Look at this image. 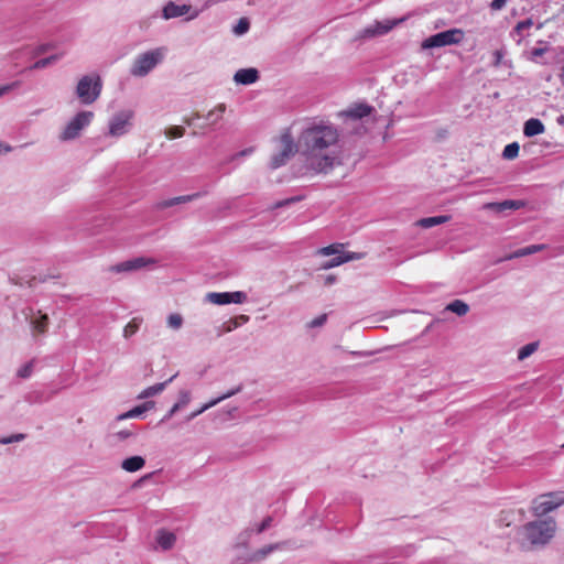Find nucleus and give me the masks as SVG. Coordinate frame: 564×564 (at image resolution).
<instances>
[{
  "label": "nucleus",
  "mask_w": 564,
  "mask_h": 564,
  "mask_svg": "<svg viewBox=\"0 0 564 564\" xmlns=\"http://www.w3.org/2000/svg\"><path fill=\"white\" fill-rule=\"evenodd\" d=\"M339 133L329 123H312L299 137L297 151L305 158L306 166L315 173L329 172L335 162L330 148L338 142Z\"/></svg>",
  "instance_id": "nucleus-1"
},
{
  "label": "nucleus",
  "mask_w": 564,
  "mask_h": 564,
  "mask_svg": "<svg viewBox=\"0 0 564 564\" xmlns=\"http://www.w3.org/2000/svg\"><path fill=\"white\" fill-rule=\"evenodd\" d=\"M556 531V522L553 518L528 522L521 529L523 539L532 546L546 545Z\"/></svg>",
  "instance_id": "nucleus-2"
},
{
  "label": "nucleus",
  "mask_w": 564,
  "mask_h": 564,
  "mask_svg": "<svg viewBox=\"0 0 564 564\" xmlns=\"http://www.w3.org/2000/svg\"><path fill=\"white\" fill-rule=\"evenodd\" d=\"M163 48H155L140 54L133 62L130 74L137 77L148 75L163 59Z\"/></svg>",
  "instance_id": "nucleus-3"
},
{
  "label": "nucleus",
  "mask_w": 564,
  "mask_h": 564,
  "mask_svg": "<svg viewBox=\"0 0 564 564\" xmlns=\"http://www.w3.org/2000/svg\"><path fill=\"white\" fill-rule=\"evenodd\" d=\"M101 79L99 76H83L76 87V95L80 99L82 104H93L101 93Z\"/></svg>",
  "instance_id": "nucleus-4"
},
{
  "label": "nucleus",
  "mask_w": 564,
  "mask_h": 564,
  "mask_svg": "<svg viewBox=\"0 0 564 564\" xmlns=\"http://www.w3.org/2000/svg\"><path fill=\"white\" fill-rule=\"evenodd\" d=\"M564 505V491H554L540 495L532 501V512L535 517H543Z\"/></svg>",
  "instance_id": "nucleus-5"
},
{
  "label": "nucleus",
  "mask_w": 564,
  "mask_h": 564,
  "mask_svg": "<svg viewBox=\"0 0 564 564\" xmlns=\"http://www.w3.org/2000/svg\"><path fill=\"white\" fill-rule=\"evenodd\" d=\"M94 118V112L83 110L76 113V116L66 124L62 133L59 134L61 141H70L78 138L82 131L88 127Z\"/></svg>",
  "instance_id": "nucleus-6"
},
{
  "label": "nucleus",
  "mask_w": 564,
  "mask_h": 564,
  "mask_svg": "<svg viewBox=\"0 0 564 564\" xmlns=\"http://www.w3.org/2000/svg\"><path fill=\"white\" fill-rule=\"evenodd\" d=\"M464 40V31L460 29H451L443 32H438L434 35L429 36L422 42V48H435L447 45L459 44Z\"/></svg>",
  "instance_id": "nucleus-7"
},
{
  "label": "nucleus",
  "mask_w": 564,
  "mask_h": 564,
  "mask_svg": "<svg viewBox=\"0 0 564 564\" xmlns=\"http://www.w3.org/2000/svg\"><path fill=\"white\" fill-rule=\"evenodd\" d=\"M281 144L282 150L272 155L270 161V167L272 170L279 169L286 164V162L295 154L297 151V143H294L293 137L289 130H286L281 135Z\"/></svg>",
  "instance_id": "nucleus-8"
},
{
  "label": "nucleus",
  "mask_w": 564,
  "mask_h": 564,
  "mask_svg": "<svg viewBox=\"0 0 564 564\" xmlns=\"http://www.w3.org/2000/svg\"><path fill=\"white\" fill-rule=\"evenodd\" d=\"M133 112L122 110L115 113L109 120V135L118 138L129 132L132 127Z\"/></svg>",
  "instance_id": "nucleus-9"
},
{
  "label": "nucleus",
  "mask_w": 564,
  "mask_h": 564,
  "mask_svg": "<svg viewBox=\"0 0 564 564\" xmlns=\"http://www.w3.org/2000/svg\"><path fill=\"white\" fill-rule=\"evenodd\" d=\"M206 299L217 305H225V304H241L247 300V294L241 291L236 292H210L206 295Z\"/></svg>",
  "instance_id": "nucleus-10"
},
{
  "label": "nucleus",
  "mask_w": 564,
  "mask_h": 564,
  "mask_svg": "<svg viewBox=\"0 0 564 564\" xmlns=\"http://www.w3.org/2000/svg\"><path fill=\"white\" fill-rule=\"evenodd\" d=\"M156 260L153 258L137 257L117 263L111 268V271L117 273L138 271L147 265L155 264Z\"/></svg>",
  "instance_id": "nucleus-11"
},
{
  "label": "nucleus",
  "mask_w": 564,
  "mask_h": 564,
  "mask_svg": "<svg viewBox=\"0 0 564 564\" xmlns=\"http://www.w3.org/2000/svg\"><path fill=\"white\" fill-rule=\"evenodd\" d=\"M25 313V317L29 321L33 334L46 333L50 324L47 314H43L41 311L34 312L33 308H29Z\"/></svg>",
  "instance_id": "nucleus-12"
},
{
  "label": "nucleus",
  "mask_w": 564,
  "mask_h": 564,
  "mask_svg": "<svg viewBox=\"0 0 564 564\" xmlns=\"http://www.w3.org/2000/svg\"><path fill=\"white\" fill-rule=\"evenodd\" d=\"M189 4H176L173 1H169L162 10V18L165 20L183 17L191 11Z\"/></svg>",
  "instance_id": "nucleus-13"
},
{
  "label": "nucleus",
  "mask_w": 564,
  "mask_h": 564,
  "mask_svg": "<svg viewBox=\"0 0 564 564\" xmlns=\"http://www.w3.org/2000/svg\"><path fill=\"white\" fill-rule=\"evenodd\" d=\"M207 193H208L207 191H203V192H196V193L191 194V195H183V196L173 197V198L165 199V200L159 203L156 207L159 209H165V208L178 205V204H184V203H188V202L195 200L197 198H200V197L207 195Z\"/></svg>",
  "instance_id": "nucleus-14"
},
{
  "label": "nucleus",
  "mask_w": 564,
  "mask_h": 564,
  "mask_svg": "<svg viewBox=\"0 0 564 564\" xmlns=\"http://www.w3.org/2000/svg\"><path fill=\"white\" fill-rule=\"evenodd\" d=\"M375 111V108L369 106L368 104H356L346 111L343 112V116L350 118L352 120H359L364 117L371 115Z\"/></svg>",
  "instance_id": "nucleus-15"
},
{
  "label": "nucleus",
  "mask_w": 564,
  "mask_h": 564,
  "mask_svg": "<svg viewBox=\"0 0 564 564\" xmlns=\"http://www.w3.org/2000/svg\"><path fill=\"white\" fill-rule=\"evenodd\" d=\"M259 79V72L257 68H241L236 72L234 80L240 85H250Z\"/></svg>",
  "instance_id": "nucleus-16"
},
{
  "label": "nucleus",
  "mask_w": 564,
  "mask_h": 564,
  "mask_svg": "<svg viewBox=\"0 0 564 564\" xmlns=\"http://www.w3.org/2000/svg\"><path fill=\"white\" fill-rule=\"evenodd\" d=\"M546 249V245L540 243V245H531L523 248H520L512 253L506 256L502 260H512L518 259L521 257L530 256L536 252H540L542 250Z\"/></svg>",
  "instance_id": "nucleus-17"
},
{
  "label": "nucleus",
  "mask_w": 564,
  "mask_h": 564,
  "mask_svg": "<svg viewBox=\"0 0 564 564\" xmlns=\"http://www.w3.org/2000/svg\"><path fill=\"white\" fill-rule=\"evenodd\" d=\"M545 130L543 122L540 119L531 118L524 122L523 133L525 137H534L543 133Z\"/></svg>",
  "instance_id": "nucleus-18"
},
{
  "label": "nucleus",
  "mask_w": 564,
  "mask_h": 564,
  "mask_svg": "<svg viewBox=\"0 0 564 564\" xmlns=\"http://www.w3.org/2000/svg\"><path fill=\"white\" fill-rule=\"evenodd\" d=\"M153 406H154V402L153 401H147V402L140 404V405L134 406L133 409L129 410L126 413L119 414L116 417V420L117 421H122V420H126V419L140 416L144 412H147L150 409H152Z\"/></svg>",
  "instance_id": "nucleus-19"
},
{
  "label": "nucleus",
  "mask_w": 564,
  "mask_h": 564,
  "mask_svg": "<svg viewBox=\"0 0 564 564\" xmlns=\"http://www.w3.org/2000/svg\"><path fill=\"white\" fill-rule=\"evenodd\" d=\"M145 465V459L142 456L135 455L122 460L121 468L129 473H134L142 469Z\"/></svg>",
  "instance_id": "nucleus-20"
},
{
  "label": "nucleus",
  "mask_w": 564,
  "mask_h": 564,
  "mask_svg": "<svg viewBox=\"0 0 564 564\" xmlns=\"http://www.w3.org/2000/svg\"><path fill=\"white\" fill-rule=\"evenodd\" d=\"M392 29L390 24H382L381 22H376L372 25H369L362 30L364 37H373L377 35H383L388 33Z\"/></svg>",
  "instance_id": "nucleus-21"
},
{
  "label": "nucleus",
  "mask_w": 564,
  "mask_h": 564,
  "mask_svg": "<svg viewBox=\"0 0 564 564\" xmlns=\"http://www.w3.org/2000/svg\"><path fill=\"white\" fill-rule=\"evenodd\" d=\"M176 375L172 376L169 380L164 382H160L154 386L148 387L138 395V399H148L150 397L161 393L165 389V387L173 381Z\"/></svg>",
  "instance_id": "nucleus-22"
},
{
  "label": "nucleus",
  "mask_w": 564,
  "mask_h": 564,
  "mask_svg": "<svg viewBox=\"0 0 564 564\" xmlns=\"http://www.w3.org/2000/svg\"><path fill=\"white\" fill-rule=\"evenodd\" d=\"M156 541L163 550H170L173 547L176 536L172 532L160 530L158 532Z\"/></svg>",
  "instance_id": "nucleus-23"
},
{
  "label": "nucleus",
  "mask_w": 564,
  "mask_h": 564,
  "mask_svg": "<svg viewBox=\"0 0 564 564\" xmlns=\"http://www.w3.org/2000/svg\"><path fill=\"white\" fill-rule=\"evenodd\" d=\"M451 219L449 215H440L433 217H425L417 221V225L422 228H432L434 226H438L447 223Z\"/></svg>",
  "instance_id": "nucleus-24"
},
{
  "label": "nucleus",
  "mask_w": 564,
  "mask_h": 564,
  "mask_svg": "<svg viewBox=\"0 0 564 564\" xmlns=\"http://www.w3.org/2000/svg\"><path fill=\"white\" fill-rule=\"evenodd\" d=\"M138 434V432L133 429H124V430H121V431H117V432H112L108 435V440L116 444L118 442H122V441H126L130 437H135Z\"/></svg>",
  "instance_id": "nucleus-25"
},
{
  "label": "nucleus",
  "mask_w": 564,
  "mask_h": 564,
  "mask_svg": "<svg viewBox=\"0 0 564 564\" xmlns=\"http://www.w3.org/2000/svg\"><path fill=\"white\" fill-rule=\"evenodd\" d=\"M446 310L452 313H455L458 316H464L468 313L469 306L464 301L454 300L446 306Z\"/></svg>",
  "instance_id": "nucleus-26"
},
{
  "label": "nucleus",
  "mask_w": 564,
  "mask_h": 564,
  "mask_svg": "<svg viewBox=\"0 0 564 564\" xmlns=\"http://www.w3.org/2000/svg\"><path fill=\"white\" fill-rule=\"evenodd\" d=\"M279 547H280L279 543L265 545V546L259 549L257 552H254L252 554V556L250 557V561H252V562L261 561L264 557H267L270 553L278 550Z\"/></svg>",
  "instance_id": "nucleus-27"
},
{
  "label": "nucleus",
  "mask_w": 564,
  "mask_h": 564,
  "mask_svg": "<svg viewBox=\"0 0 564 564\" xmlns=\"http://www.w3.org/2000/svg\"><path fill=\"white\" fill-rule=\"evenodd\" d=\"M59 58H61L59 54H54V55H51L48 57L41 58V59L36 61L34 64H32L30 66V69H43V68H46V67L53 65L54 63H56Z\"/></svg>",
  "instance_id": "nucleus-28"
},
{
  "label": "nucleus",
  "mask_w": 564,
  "mask_h": 564,
  "mask_svg": "<svg viewBox=\"0 0 564 564\" xmlns=\"http://www.w3.org/2000/svg\"><path fill=\"white\" fill-rule=\"evenodd\" d=\"M532 25H533V21L531 18L520 21L517 23V25L512 30L511 34L512 35L517 34L519 36L518 43H520L521 40L524 37L523 31L530 29Z\"/></svg>",
  "instance_id": "nucleus-29"
},
{
  "label": "nucleus",
  "mask_w": 564,
  "mask_h": 564,
  "mask_svg": "<svg viewBox=\"0 0 564 564\" xmlns=\"http://www.w3.org/2000/svg\"><path fill=\"white\" fill-rule=\"evenodd\" d=\"M538 347H539L538 341H533V343H529V344L524 345L523 347H521L518 350V359L519 360L527 359L528 357H530L533 352H535L538 350Z\"/></svg>",
  "instance_id": "nucleus-30"
},
{
  "label": "nucleus",
  "mask_w": 564,
  "mask_h": 564,
  "mask_svg": "<svg viewBox=\"0 0 564 564\" xmlns=\"http://www.w3.org/2000/svg\"><path fill=\"white\" fill-rule=\"evenodd\" d=\"M142 323V318L140 317H134L132 318L124 327L123 329V336L126 338H129L131 337L132 335H134L139 328H140V325Z\"/></svg>",
  "instance_id": "nucleus-31"
},
{
  "label": "nucleus",
  "mask_w": 564,
  "mask_h": 564,
  "mask_svg": "<svg viewBox=\"0 0 564 564\" xmlns=\"http://www.w3.org/2000/svg\"><path fill=\"white\" fill-rule=\"evenodd\" d=\"M225 110H226L225 104H219L215 109L210 110L207 113L206 119L209 120L210 124H215L216 122H218V120L221 119Z\"/></svg>",
  "instance_id": "nucleus-32"
},
{
  "label": "nucleus",
  "mask_w": 564,
  "mask_h": 564,
  "mask_svg": "<svg viewBox=\"0 0 564 564\" xmlns=\"http://www.w3.org/2000/svg\"><path fill=\"white\" fill-rule=\"evenodd\" d=\"M520 147L517 142L509 143L502 151V158L506 160H513L519 155Z\"/></svg>",
  "instance_id": "nucleus-33"
},
{
  "label": "nucleus",
  "mask_w": 564,
  "mask_h": 564,
  "mask_svg": "<svg viewBox=\"0 0 564 564\" xmlns=\"http://www.w3.org/2000/svg\"><path fill=\"white\" fill-rule=\"evenodd\" d=\"M501 203L503 205V207H502L503 212L508 210V209L518 210L525 206V202L518 200V199H506Z\"/></svg>",
  "instance_id": "nucleus-34"
},
{
  "label": "nucleus",
  "mask_w": 564,
  "mask_h": 564,
  "mask_svg": "<svg viewBox=\"0 0 564 564\" xmlns=\"http://www.w3.org/2000/svg\"><path fill=\"white\" fill-rule=\"evenodd\" d=\"M243 389V386L240 383L238 384L236 388L227 391L226 393L221 394L220 397L216 398V399H213L210 400L212 402H215V405H217L218 403H220L221 401L232 397V395H236L237 393L241 392Z\"/></svg>",
  "instance_id": "nucleus-35"
},
{
  "label": "nucleus",
  "mask_w": 564,
  "mask_h": 564,
  "mask_svg": "<svg viewBox=\"0 0 564 564\" xmlns=\"http://www.w3.org/2000/svg\"><path fill=\"white\" fill-rule=\"evenodd\" d=\"M240 326V323L238 322V318H230L229 321L225 322L221 326V330L218 332V336L223 335L224 333H229L236 329Z\"/></svg>",
  "instance_id": "nucleus-36"
},
{
  "label": "nucleus",
  "mask_w": 564,
  "mask_h": 564,
  "mask_svg": "<svg viewBox=\"0 0 564 564\" xmlns=\"http://www.w3.org/2000/svg\"><path fill=\"white\" fill-rule=\"evenodd\" d=\"M25 438H26V434L17 433V434H12L10 436L1 437L0 444L7 445V444H11V443H18V442L24 441Z\"/></svg>",
  "instance_id": "nucleus-37"
},
{
  "label": "nucleus",
  "mask_w": 564,
  "mask_h": 564,
  "mask_svg": "<svg viewBox=\"0 0 564 564\" xmlns=\"http://www.w3.org/2000/svg\"><path fill=\"white\" fill-rule=\"evenodd\" d=\"M167 325L173 329H178L183 325V317L182 315L174 313L169 315L167 317Z\"/></svg>",
  "instance_id": "nucleus-38"
},
{
  "label": "nucleus",
  "mask_w": 564,
  "mask_h": 564,
  "mask_svg": "<svg viewBox=\"0 0 564 564\" xmlns=\"http://www.w3.org/2000/svg\"><path fill=\"white\" fill-rule=\"evenodd\" d=\"M33 361H29L26 362L24 366H22L18 372H17V376L19 378H22V379H26L29 378L31 375H32V371H33Z\"/></svg>",
  "instance_id": "nucleus-39"
},
{
  "label": "nucleus",
  "mask_w": 564,
  "mask_h": 564,
  "mask_svg": "<svg viewBox=\"0 0 564 564\" xmlns=\"http://www.w3.org/2000/svg\"><path fill=\"white\" fill-rule=\"evenodd\" d=\"M250 28V22L247 18L239 20L238 24L234 28V32L238 35L245 34Z\"/></svg>",
  "instance_id": "nucleus-40"
},
{
  "label": "nucleus",
  "mask_w": 564,
  "mask_h": 564,
  "mask_svg": "<svg viewBox=\"0 0 564 564\" xmlns=\"http://www.w3.org/2000/svg\"><path fill=\"white\" fill-rule=\"evenodd\" d=\"M166 137L170 139L181 138L185 133V129L181 126H173L166 130Z\"/></svg>",
  "instance_id": "nucleus-41"
},
{
  "label": "nucleus",
  "mask_w": 564,
  "mask_h": 564,
  "mask_svg": "<svg viewBox=\"0 0 564 564\" xmlns=\"http://www.w3.org/2000/svg\"><path fill=\"white\" fill-rule=\"evenodd\" d=\"M191 402V392L188 390L180 391L178 401L175 403L180 410Z\"/></svg>",
  "instance_id": "nucleus-42"
},
{
  "label": "nucleus",
  "mask_w": 564,
  "mask_h": 564,
  "mask_svg": "<svg viewBox=\"0 0 564 564\" xmlns=\"http://www.w3.org/2000/svg\"><path fill=\"white\" fill-rule=\"evenodd\" d=\"M251 533H252L251 529H247L243 532H241L238 535V541H237L236 546L237 547H239V546L246 547L248 545L249 540H250Z\"/></svg>",
  "instance_id": "nucleus-43"
},
{
  "label": "nucleus",
  "mask_w": 564,
  "mask_h": 564,
  "mask_svg": "<svg viewBox=\"0 0 564 564\" xmlns=\"http://www.w3.org/2000/svg\"><path fill=\"white\" fill-rule=\"evenodd\" d=\"M215 406V402H212L209 401L208 403L204 404L202 408H199L198 410L196 411H193L187 417H186V422H191L192 420H194L196 416L200 415L202 413H204L205 411H207L208 409Z\"/></svg>",
  "instance_id": "nucleus-44"
},
{
  "label": "nucleus",
  "mask_w": 564,
  "mask_h": 564,
  "mask_svg": "<svg viewBox=\"0 0 564 564\" xmlns=\"http://www.w3.org/2000/svg\"><path fill=\"white\" fill-rule=\"evenodd\" d=\"M502 207H503V205L501 202H491V203H486L482 205V209L492 210L498 214L503 213Z\"/></svg>",
  "instance_id": "nucleus-45"
},
{
  "label": "nucleus",
  "mask_w": 564,
  "mask_h": 564,
  "mask_svg": "<svg viewBox=\"0 0 564 564\" xmlns=\"http://www.w3.org/2000/svg\"><path fill=\"white\" fill-rule=\"evenodd\" d=\"M343 247V245H330V246H327V247H324L319 250V253L323 254V256H332V254H336V253H339V248Z\"/></svg>",
  "instance_id": "nucleus-46"
},
{
  "label": "nucleus",
  "mask_w": 564,
  "mask_h": 564,
  "mask_svg": "<svg viewBox=\"0 0 564 564\" xmlns=\"http://www.w3.org/2000/svg\"><path fill=\"white\" fill-rule=\"evenodd\" d=\"M273 518L271 516L265 517L262 522L257 527L256 532L258 534L264 532L272 524Z\"/></svg>",
  "instance_id": "nucleus-47"
},
{
  "label": "nucleus",
  "mask_w": 564,
  "mask_h": 564,
  "mask_svg": "<svg viewBox=\"0 0 564 564\" xmlns=\"http://www.w3.org/2000/svg\"><path fill=\"white\" fill-rule=\"evenodd\" d=\"M327 321V314H322L314 319H312L308 324L311 328L321 327L323 326Z\"/></svg>",
  "instance_id": "nucleus-48"
},
{
  "label": "nucleus",
  "mask_w": 564,
  "mask_h": 564,
  "mask_svg": "<svg viewBox=\"0 0 564 564\" xmlns=\"http://www.w3.org/2000/svg\"><path fill=\"white\" fill-rule=\"evenodd\" d=\"M343 263H345V261H344L343 254H340V256H338L336 258L330 259L326 263H324L323 268L324 269H330V268H334V267H338V265H340Z\"/></svg>",
  "instance_id": "nucleus-49"
},
{
  "label": "nucleus",
  "mask_w": 564,
  "mask_h": 564,
  "mask_svg": "<svg viewBox=\"0 0 564 564\" xmlns=\"http://www.w3.org/2000/svg\"><path fill=\"white\" fill-rule=\"evenodd\" d=\"M343 258H344V261L346 263L348 261L359 260V259L364 258V253H360V252H345V253H343Z\"/></svg>",
  "instance_id": "nucleus-50"
},
{
  "label": "nucleus",
  "mask_w": 564,
  "mask_h": 564,
  "mask_svg": "<svg viewBox=\"0 0 564 564\" xmlns=\"http://www.w3.org/2000/svg\"><path fill=\"white\" fill-rule=\"evenodd\" d=\"M20 86V82H13L11 84L4 85L0 87V97L6 95L7 93L18 88Z\"/></svg>",
  "instance_id": "nucleus-51"
},
{
  "label": "nucleus",
  "mask_w": 564,
  "mask_h": 564,
  "mask_svg": "<svg viewBox=\"0 0 564 564\" xmlns=\"http://www.w3.org/2000/svg\"><path fill=\"white\" fill-rule=\"evenodd\" d=\"M507 1L508 0H492L490 3V9L494 11H499L506 6Z\"/></svg>",
  "instance_id": "nucleus-52"
},
{
  "label": "nucleus",
  "mask_w": 564,
  "mask_h": 564,
  "mask_svg": "<svg viewBox=\"0 0 564 564\" xmlns=\"http://www.w3.org/2000/svg\"><path fill=\"white\" fill-rule=\"evenodd\" d=\"M52 47H53V46H52V44H41V45H39V46L34 50L33 54H34L35 56H37V55H42V54L46 53L48 50H51Z\"/></svg>",
  "instance_id": "nucleus-53"
},
{
  "label": "nucleus",
  "mask_w": 564,
  "mask_h": 564,
  "mask_svg": "<svg viewBox=\"0 0 564 564\" xmlns=\"http://www.w3.org/2000/svg\"><path fill=\"white\" fill-rule=\"evenodd\" d=\"M494 57H495L494 65L495 66H499L500 63H501V59L503 57V51L502 50H496L494 52Z\"/></svg>",
  "instance_id": "nucleus-54"
},
{
  "label": "nucleus",
  "mask_w": 564,
  "mask_h": 564,
  "mask_svg": "<svg viewBox=\"0 0 564 564\" xmlns=\"http://www.w3.org/2000/svg\"><path fill=\"white\" fill-rule=\"evenodd\" d=\"M178 410H180V408L176 404H174L171 408V410L165 414V416L162 419V422L170 420Z\"/></svg>",
  "instance_id": "nucleus-55"
},
{
  "label": "nucleus",
  "mask_w": 564,
  "mask_h": 564,
  "mask_svg": "<svg viewBox=\"0 0 564 564\" xmlns=\"http://www.w3.org/2000/svg\"><path fill=\"white\" fill-rule=\"evenodd\" d=\"M199 115L196 112L194 115H192L191 117L186 118L184 120V122L187 124V126H194L195 124V121L196 119H199Z\"/></svg>",
  "instance_id": "nucleus-56"
},
{
  "label": "nucleus",
  "mask_w": 564,
  "mask_h": 564,
  "mask_svg": "<svg viewBox=\"0 0 564 564\" xmlns=\"http://www.w3.org/2000/svg\"><path fill=\"white\" fill-rule=\"evenodd\" d=\"M296 200H299V198L293 197V198H289V199H285V200H282V202H278V203L275 204V207L286 206V205H289V204H291V203H293V202H296Z\"/></svg>",
  "instance_id": "nucleus-57"
},
{
  "label": "nucleus",
  "mask_w": 564,
  "mask_h": 564,
  "mask_svg": "<svg viewBox=\"0 0 564 564\" xmlns=\"http://www.w3.org/2000/svg\"><path fill=\"white\" fill-rule=\"evenodd\" d=\"M336 281V276L335 275H327L326 279H325V284L326 285H332L333 283H335Z\"/></svg>",
  "instance_id": "nucleus-58"
},
{
  "label": "nucleus",
  "mask_w": 564,
  "mask_h": 564,
  "mask_svg": "<svg viewBox=\"0 0 564 564\" xmlns=\"http://www.w3.org/2000/svg\"><path fill=\"white\" fill-rule=\"evenodd\" d=\"M236 318H238V322L240 323V325L245 324L249 321V316H247V315H239Z\"/></svg>",
  "instance_id": "nucleus-59"
},
{
  "label": "nucleus",
  "mask_w": 564,
  "mask_h": 564,
  "mask_svg": "<svg viewBox=\"0 0 564 564\" xmlns=\"http://www.w3.org/2000/svg\"><path fill=\"white\" fill-rule=\"evenodd\" d=\"M543 53H544V48H534V50L532 51V54H533L534 56H541Z\"/></svg>",
  "instance_id": "nucleus-60"
},
{
  "label": "nucleus",
  "mask_w": 564,
  "mask_h": 564,
  "mask_svg": "<svg viewBox=\"0 0 564 564\" xmlns=\"http://www.w3.org/2000/svg\"><path fill=\"white\" fill-rule=\"evenodd\" d=\"M251 152H252V149H251V148H249V149H245V150L240 151V152L238 153V155H239V156H245V155L250 154Z\"/></svg>",
  "instance_id": "nucleus-61"
},
{
  "label": "nucleus",
  "mask_w": 564,
  "mask_h": 564,
  "mask_svg": "<svg viewBox=\"0 0 564 564\" xmlns=\"http://www.w3.org/2000/svg\"><path fill=\"white\" fill-rule=\"evenodd\" d=\"M10 150H11V148L9 145H3V143L0 142V153L2 151L9 152Z\"/></svg>",
  "instance_id": "nucleus-62"
},
{
  "label": "nucleus",
  "mask_w": 564,
  "mask_h": 564,
  "mask_svg": "<svg viewBox=\"0 0 564 564\" xmlns=\"http://www.w3.org/2000/svg\"><path fill=\"white\" fill-rule=\"evenodd\" d=\"M558 123H564V116H561L558 119H557Z\"/></svg>",
  "instance_id": "nucleus-63"
},
{
  "label": "nucleus",
  "mask_w": 564,
  "mask_h": 564,
  "mask_svg": "<svg viewBox=\"0 0 564 564\" xmlns=\"http://www.w3.org/2000/svg\"><path fill=\"white\" fill-rule=\"evenodd\" d=\"M35 281H36V278H35V276H34V278H32V279L29 281L30 286H32V285H33V282H35Z\"/></svg>",
  "instance_id": "nucleus-64"
}]
</instances>
